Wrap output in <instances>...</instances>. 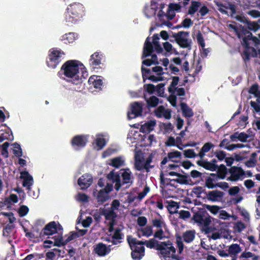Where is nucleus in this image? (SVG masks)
<instances>
[{"label": "nucleus", "instance_id": "1", "mask_svg": "<svg viewBox=\"0 0 260 260\" xmlns=\"http://www.w3.org/2000/svg\"><path fill=\"white\" fill-rule=\"evenodd\" d=\"M85 70L84 66L78 60H69L65 62L58 72V75H62L69 78L68 81L74 85L82 84L81 77Z\"/></svg>", "mask_w": 260, "mask_h": 260}, {"label": "nucleus", "instance_id": "7", "mask_svg": "<svg viewBox=\"0 0 260 260\" xmlns=\"http://www.w3.org/2000/svg\"><path fill=\"white\" fill-rule=\"evenodd\" d=\"M189 36V31L183 30L178 32H173L172 34V37L175 39L176 43L183 48H190L191 47V41L188 39Z\"/></svg>", "mask_w": 260, "mask_h": 260}, {"label": "nucleus", "instance_id": "18", "mask_svg": "<svg viewBox=\"0 0 260 260\" xmlns=\"http://www.w3.org/2000/svg\"><path fill=\"white\" fill-rule=\"evenodd\" d=\"M132 257L135 260H140L145 255V248L144 246H137L131 249Z\"/></svg>", "mask_w": 260, "mask_h": 260}, {"label": "nucleus", "instance_id": "24", "mask_svg": "<svg viewBox=\"0 0 260 260\" xmlns=\"http://www.w3.org/2000/svg\"><path fill=\"white\" fill-rule=\"evenodd\" d=\"M101 214L104 216L108 220H115L117 217L116 213L111 209H103Z\"/></svg>", "mask_w": 260, "mask_h": 260}, {"label": "nucleus", "instance_id": "4", "mask_svg": "<svg viewBox=\"0 0 260 260\" xmlns=\"http://www.w3.org/2000/svg\"><path fill=\"white\" fill-rule=\"evenodd\" d=\"M84 14L85 8L81 3H72L67 9L65 20L70 24H76Z\"/></svg>", "mask_w": 260, "mask_h": 260}, {"label": "nucleus", "instance_id": "40", "mask_svg": "<svg viewBox=\"0 0 260 260\" xmlns=\"http://www.w3.org/2000/svg\"><path fill=\"white\" fill-rule=\"evenodd\" d=\"M15 228L14 224H8L3 228V236L9 237Z\"/></svg>", "mask_w": 260, "mask_h": 260}, {"label": "nucleus", "instance_id": "21", "mask_svg": "<svg viewBox=\"0 0 260 260\" xmlns=\"http://www.w3.org/2000/svg\"><path fill=\"white\" fill-rule=\"evenodd\" d=\"M123 172L122 173V184H127L130 183L132 184L133 183L134 177L132 176V172L129 168L124 169L123 170Z\"/></svg>", "mask_w": 260, "mask_h": 260}, {"label": "nucleus", "instance_id": "43", "mask_svg": "<svg viewBox=\"0 0 260 260\" xmlns=\"http://www.w3.org/2000/svg\"><path fill=\"white\" fill-rule=\"evenodd\" d=\"M142 233V236L149 237L152 235V229L151 226H147L145 228L140 229Z\"/></svg>", "mask_w": 260, "mask_h": 260}, {"label": "nucleus", "instance_id": "5", "mask_svg": "<svg viewBox=\"0 0 260 260\" xmlns=\"http://www.w3.org/2000/svg\"><path fill=\"white\" fill-rule=\"evenodd\" d=\"M157 250L159 251L158 255L162 256L165 258L171 257L176 260H179V256L176 255V249L170 240L160 242L158 244Z\"/></svg>", "mask_w": 260, "mask_h": 260}, {"label": "nucleus", "instance_id": "56", "mask_svg": "<svg viewBox=\"0 0 260 260\" xmlns=\"http://www.w3.org/2000/svg\"><path fill=\"white\" fill-rule=\"evenodd\" d=\"M141 72L142 75V78L143 82H145L147 80V77L149 76L148 74L151 73V71L149 69H146L144 67H141Z\"/></svg>", "mask_w": 260, "mask_h": 260}, {"label": "nucleus", "instance_id": "15", "mask_svg": "<svg viewBox=\"0 0 260 260\" xmlns=\"http://www.w3.org/2000/svg\"><path fill=\"white\" fill-rule=\"evenodd\" d=\"M187 178H188V177L186 175L179 174L178 178L176 180H175V179L172 180L170 178L165 179L164 174L162 173H161L160 175V181L161 184H166L167 185H168V184H169V181H171L172 180L176 181L177 182L180 183V184H187L189 183V182L187 180Z\"/></svg>", "mask_w": 260, "mask_h": 260}, {"label": "nucleus", "instance_id": "32", "mask_svg": "<svg viewBox=\"0 0 260 260\" xmlns=\"http://www.w3.org/2000/svg\"><path fill=\"white\" fill-rule=\"evenodd\" d=\"M52 239L54 241L53 246L60 247V246H63V245H66L65 240L63 239V237L61 234H58L53 236Z\"/></svg>", "mask_w": 260, "mask_h": 260}, {"label": "nucleus", "instance_id": "10", "mask_svg": "<svg viewBox=\"0 0 260 260\" xmlns=\"http://www.w3.org/2000/svg\"><path fill=\"white\" fill-rule=\"evenodd\" d=\"M88 135H77L73 137L71 141L72 146L76 150L86 146L88 141Z\"/></svg>", "mask_w": 260, "mask_h": 260}, {"label": "nucleus", "instance_id": "16", "mask_svg": "<svg viewBox=\"0 0 260 260\" xmlns=\"http://www.w3.org/2000/svg\"><path fill=\"white\" fill-rule=\"evenodd\" d=\"M150 40V37H148L146 39L144 45L142 58L151 56V54L153 52V45L152 44Z\"/></svg>", "mask_w": 260, "mask_h": 260}, {"label": "nucleus", "instance_id": "54", "mask_svg": "<svg viewBox=\"0 0 260 260\" xmlns=\"http://www.w3.org/2000/svg\"><path fill=\"white\" fill-rule=\"evenodd\" d=\"M95 142L99 149L103 148L106 145V141L104 138H97Z\"/></svg>", "mask_w": 260, "mask_h": 260}, {"label": "nucleus", "instance_id": "57", "mask_svg": "<svg viewBox=\"0 0 260 260\" xmlns=\"http://www.w3.org/2000/svg\"><path fill=\"white\" fill-rule=\"evenodd\" d=\"M29 211L28 208L25 205L21 206L18 209V214L20 217H23L27 214Z\"/></svg>", "mask_w": 260, "mask_h": 260}, {"label": "nucleus", "instance_id": "26", "mask_svg": "<svg viewBox=\"0 0 260 260\" xmlns=\"http://www.w3.org/2000/svg\"><path fill=\"white\" fill-rule=\"evenodd\" d=\"M144 98L145 100L147 106L149 108L156 107L159 102L158 98L153 95L150 96V98H147L146 94L145 93H144Z\"/></svg>", "mask_w": 260, "mask_h": 260}, {"label": "nucleus", "instance_id": "59", "mask_svg": "<svg viewBox=\"0 0 260 260\" xmlns=\"http://www.w3.org/2000/svg\"><path fill=\"white\" fill-rule=\"evenodd\" d=\"M65 237H67L65 240L66 245L70 241L77 239V235L75 232H71L68 235H65Z\"/></svg>", "mask_w": 260, "mask_h": 260}, {"label": "nucleus", "instance_id": "44", "mask_svg": "<svg viewBox=\"0 0 260 260\" xmlns=\"http://www.w3.org/2000/svg\"><path fill=\"white\" fill-rule=\"evenodd\" d=\"M165 83H160L155 86V91L157 92L158 96L160 97L164 96Z\"/></svg>", "mask_w": 260, "mask_h": 260}, {"label": "nucleus", "instance_id": "58", "mask_svg": "<svg viewBox=\"0 0 260 260\" xmlns=\"http://www.w3.org/2000/svg\"><path fill=\"white\" fill-rule=\"evenodd\" d=\"M249 137V135L244 132L239 133L238 135V140L241 142L245 143L247 142V139Z\"/></svg>", "mask_w": 260, "mask_h": 260}, {"label": "nucleus", "instance_id": "30", "mask_svg": "<svg viewBox=\"0 0 260 260\" xmlns=\"http://www.w3.org/2000/svg\"><path fill=\"white\" fill-rule=\"evenodd\" d=\"M179 82V77L173 76L172 77V81L168 88V91L171 94H175L177 89L176 86L178 84Z\"/></svg>", "mask_w": 260, "mask_h": 260}, {"label": "nucleus", "instance_id": "46", "mask_svg": "<svg viewBox=\"0 0 260 260\" xmlns=\"http://www.w3.org/2000/svg\"><path fill=\"white\" fill-rule=\"evenodd\" d=\"M183 154L185 157L189 158H195L198 156V154L196 153L194 150L191 149H188L184 150Z\"/></svg>", "mask_w": 260, "mask_h": 260}, {"label": "nucleus", "instance_id": "49", "mask_svg": "<svg viewBox=\"0 0 260 260\" xmlns=\"http://www.w3.org/2000/svg\"><path fill=\"white\" fill-rule=\"evenodd\" d=\"M215 181L213 180L210 176L207 177L205 180V186L209 189L216 188Z\"/></svg>", "mask_w": 260, "mask_h": 260}, {"label": "nucleus", "instance_id": "22", "mask_svg": "<svg viewBox=\"0 0 260 260\" xmlns=\"http://www.w3.org/2000/svg\"><path fill=\"white\" fill-rule=\"evenodd\" d=\"M155 124V120H149L141 126L140 132L143 133H150L153 129Z\"/></svg>", "mask_w": 260, "mask_h": 260}, {"label": "nucleus", "instance_id": "11", "mask_svg": "<svg viewBox=\"0 0 260 260\" xmlns=\"http://www.w3.org/2000/svg\"><path fill=\"white\" fill-rule=\"evenodd\" d=\"M93 183V177L89 174H84L77 180V184L81 189L85 190L89 187Z\"/></svg>", "mask_w": 260, "mask_h": 260}, {"label": "nucleus", "instance_id": "13", "mask_svg": "<svg viewBox=\"0 0 260 260\" xmlns=\"http://www.w3.org/2000/svg\"><path fill=\"white\" fill-rule=\"evenodd\" d=\"M111 251V246L107 245L103 242L96 244L94 248V252L100 256H104L109 254Z\"/></svg>", "mask_w": 260, "mask_h": 260}, {"label": "nucleus", "instance_id": "8", "mask_svg": "<svg viewBox=\"0 0 260 260\" xmlns=\"http://www.w3.org/2000/svg\"><path fill=\"white\" fill-rule=\"evenodd\" d=\"M62 230V226L55 221H51L47 224L40 234V236L52 235L58 231Z\"/></svg>", "mask_w": 260, "mask_h": 260}, {"label": "nucleus", "instance_id": "64", "mask_svg": "<svg viewBox=\"0 0 260 260\" xmlns=\"http://www.w3.org/2000/svg\"><path fill=\"white\" fill-rule=\"evenodd\" d=\"M190 176L193 178H200L201 179L204 177V176H203V174L197 171V170H193L190 172Z\"/></svg>", "mask_w": 260, "mask_h": 260}, {"label": "nucleus", "instance_id": "9", "mask_svg": "<svg viewBox=\"0 0 260 260\" xmlns=\"http://www.w3.org/2000/svg\"><path fill=\"white\" fill-rule=\"evenodd\" d=\"M228 172L230 176L226 178V180L231 181H237L239 180H242L243 176L245 175V171L240 167L231 166L229 169Z\"/></svg>", "mask_w": 260, "mask_h": 260}, {"label": "nucleus", "instance_id": "6", "mask_svg": "<svg viewBox=\"0 0 260 260\" xmlns=\"http://www.w3.org/2000/svg\"><path fill=\"white\" fill-rule=\"evenodd\" d=\"M63 55H64L63 52L58 50L56 48H52L49 50L46 61L47 66L51 69L56 68L62 60Z\"/></svg>", "mask_w": 260, "mask_h": 260}, {"label": "nucleus", "instance_id": "39", "mask_svg": "<svg viewBox=\"0 0 260 260\" xmlns=\"http://www.w3.org/2000/svg\"><path fill=\"white\" fill-rule=\"evenodd\" d=\"M155 86L152 84H145L143 86L144 88V94H146V92L148 93L150 95L154 94L155 91Z\"/></svg>", "mask_w": 260, "mask_h": 260}, {"label": "nucleus", "instance_id": "60", "mask_svg": "<svg viewBox=\"0 0 260 260\" xmlns=\"http://www.w3.org/2000/svg\"><path fill=\"white\" fill-rule=\"evenodd\" d=\"M235 228L238 232L241 233V231L246 228V225L241 221H239L235 224Z\"/></svg>", "mask_w": 260, "mask_h": 260}, {"label": "nucleus", "instance_id": "35", "mask_svg": "<svg viewBox=\"0 0 260 260\" xmlns=\"http://www.w3.org/2000/svg\"><path fill=\"white\" fill-rule=\"evenodd\" d=\"M76 39L75 34L74 32H69L62 36L61 41L65 44L73 43Z\"/></svg>", "mask_w": 260, "mask_h": 260}, {"label": "nucleus", "instance_id": "51", "mask_svg": "<svg viewBox=\"0 0 260 260\" xmlns=\"http://www.w3.org/2000/svg\"><path fill=\"white\" fill-rule=\"evenodd\" d=\"M107 178L112 180L113 182L119 181L121 179L119 174L115 173L113 171L110 172L108 174Z\"/></svg>", "mask_w": 260, "mask_h": 260}, {"label": "nucleus", "instance_id": "14", "mask_svg": "<svg viewBox=\"0 0 260 260\" xmlns=\"http://www.w3.org/2000/svg\"><path fill=\"white\" fill-rule=\"evenodd\" d=\"M224 196L223 191L215 190L206 193V198L212 202H220Z\"/></svg>", "mask_w": 260, "mask_h": 260}, {"label": "nucleus", "instance_id": "47", "mask_svg": "<svg viewBox=\"0 0 260 260\" xmlns=\"http://www.w3.org/2000/svg\"><path fill=\"white\" fill-rule=\"evenodd\" d=\"M256 157V153L253 152L249 160L245 162V165L248 167H253L256 164L255 157Z\"/></svg>", "mask_w": 260, "mask_h": 260}, {"label": "nucleus", "instance_id": "2", "mask_svg": "<svg viewBox=\"0 0 260 260\" xmlns=\"http://www.w3.org/2000/svg\"><path fill=\"white\" fill-rule=\"evenodd\" d=\"M239 27L240 39L242 38L241 44L244 47L242 57L244 61L246 62L250 60L251 56L256 57L257 54L255 48L250 46L249 38L252 37V32L241 25H240Z\"/></svg>", "mask_w": 260, "mask_h": 260}, {"label": "nucleus", "instance_id": "55", "mask_svg": "<svg viewBox=\"0 0 260 260\" xmlns=\"http://www.w3.org/2000/svg\"><path fill=\"white\" fill-rule=\"evenodd\" d=\"M165 108L164 106H159L154 110L155 115L158 118L162 117L163 116V114L165 111Z\"/></svg>", "mask_w": 260, "mask_h": 260}, {"label": "nucleus", "instance_id": "42", "mask_svg": "<svg viewBox=\"0 0 260 260\" xmlns=\"http://www.w3.org/2000/svg\"><path fill=\"white\" fill-rule=\"evenodd\" d=\"M123 162V160L121 159L120 157H117L112 159L110 165L115 168H118L121 166Z\"/></svg>", "mask_w": 260, "mask_h": 260}, {"label": "nucleus", "instance_id": "63", "mask_svg": "<svg viewBox=\"0 0 260 260\" xmlns=\"http://www.w3.org/2000/svg\"><path fill=\"white\" fill-rule=\"evenodd\" d=\"M123 235L121 233V230L117 228L112 236L113 239L120 240L122 239Z\"/></svg>", "mask_w": 260, "mask_h": 260}, {"label": "nucleus", "instance_id": "31", "mask_svg": "<svg viewBox=\"0 0 260 260\" xmlns=\"http://www.w3.org/2000/svg\"><path fill=\"white\" fill-rule=\"evenodd\" d=\"M213 147L214 145L210 142L205 143L199 152L198 156L203 158L205 156V153L208 152Z\"/></svg>", "mask_w": 260, "mask_h": 260}, {"label": "nucleus", "instance_id": "37", "mask_svg": "<svg viewBox=\"0 0 260 260\" xmlns=\"http://www.w3.org/2000/svg\"><path fill=\"white\" fill-rule=\"evenodd\" d=\"M98 202L105 203L108 199V195L103 189L100 190L96 196Z\"/></svg>", "mask_w": 260, "mask_h": 260}, {"label": "nucleus", "instance_id": "27", "mask_svg": "<svg viewBox=\"0 0 260 260\" xmlns=\"http://www.w3.org/2000/svg\"><path fill=\"white\" fill-rule=\"evenodd\" d=\"M196 238V232L194 231H186L182 235L183 241L186 243H190Z\"/></svg>", "mask_w": 260, "mask_h": 260}, {"label": "nucleus", "instance_id": "38", "mask_svg": "<svg viewBox=\"0 0 260 260\" xmlns=\"http://www.w3.org/2000/svg\"><path fill=\"white\" fill-rule=\"evenodd\" d=\"M127 240L129 245L131 249L135 248L136 246H138V245H142V244L143 243V241L137 240L136 238H127Z\"/></svg>", "mask_w": 260, "mask_h": 260}, {"label": "nucleus", "instance_id": "25", "mask_svg": "<svg viewBox=\"0 0 260 260\" xmlns=\"http://www.w3.org/2000/svg\"><path fill=\"white\" fill-rule=\"evenodd\" d=\"M180 107L183 116L191 117L193 116L194 113L192 110L185 103H181Z\"/></svg>", "mask_w": 260, "mask_h": 260}, {"label": "nucleus", "instance_id": "20", "mask_svg": "<svg viewBox=\"0 0 260 260\" xmlns=\"http://www.w3.org/2000/svg\"><path fill=\"white\" fill-rule=\"evenodd\" d=\"M197 164L198 166L203 167L207 170H209L212 172L215 171V170H217L218 168L217 165L211 163L210 161L207 160H199L197 161Z\"/></svg>", "mask_w": 260, "mask_h": 260}, {"label": "nucleus", "instance_id": "36", "mask_svg": "<svg viewBox=\"0 0 260 260\" xmlns=\"http://www.w3.org/2000/svg\"><path fill=\"white\" fill-rule=\"evenodd\" d=\"M168 158L171 161L174 162H178L179 160H175V158H181V153L180 151L175 150L171 152H169L167 154Z\"/></svg>", "mask_w": 260, "mask_h": 260}, {"label": "nucleus", "instance_id": "33", "mask_svg": "<svg viewBox=\"0 0 260 260\" xmlns=\"http://www.w3.org/2000/svg\"><path fill=\"white\" fill-rule=\"evenodd\" d=\"M201 5V3L199 1H192L191 2V6H190L188 14L189 15L194 14L199 10V8Z\"/></svg>", "mask_w": 260, "mask_h": 260}, {"label": "nucleus", "instance_id": "19", "mask_svg": "<svg viewBox=\"0 0 260 260\" xmlns=\"http://www.w3.org/2000/svg\"><path fill=\"white\" fill-rule=\"evenodd\" d=\"M143 104L142 102H135L131 104L132 114L135 117L141 116L143 111Z\"/></svg>", "mask_w": 260, "mask_h": 260}, {"label": "nucleus", "instance_id": "48", "mask_svg": "<svg viewBox=\"0 0 260 260\" xmlns=\"http://www.w3.org/2000/svg\"><path fill=\"white\" fill-rule=\"evenodd\" d=\"M13 153L15 154V155L17 157H20L21 156H22V152L20 144L16 143L13 144Z\"/></svg>", "mask_w": 260, "mask_h": 260}, {"label": "nucleus", "instance_id": "3", "mask_svg": "<svg viewBox=\"0 0 260 260\" xmlns=\"http://www.w3.org/2000/svg\"><path fill=\"white\" fill-rule=\"evenodd\" d=\"M211 219L205 208H199L198 210L194 212L192 218L195 223L203 228V230L206 234L212 233L216 229L210 226Z\"/></svg>", "mask_w": 260, "mask_h": 260}, {"label": "nucleus", "instance_id": "17", "mask_svg": "<svg viewBox=\"0 0 260 260\" xmlns=\"http://www.w3.org/2000/svg\"><path fill=\"white\" fill-rule=\"evenodd\" d=\"M181 6L179 3H170L168 5L167 17L169 20H172L175 16L174 11L180 12Z\"/></svg>", "mask_w": 260, "mask_h": 260}, {"label": "nucleus", "instance_id": "45", "mask_svg": "<svg viewBox=\"0 0 260 260\" xmlns=\"http://www.w3.org/2000/svg\"><path fill=\"white\" fill-rule=\"evenodd\" d=\"M204 207L205 209H207L208 211H210V212L213 214H217L220 208L216 205H204Z\"/></svg>", "mask_w": 260, "mask_h": 260}, {"label": "nucleus", "instance_id": "41", "mask_svg": "<svg viewBox=\"0 0 260 260\" xmlns=\"http://www.w3.org/2000/svg\"><path fill=\"white\" fill-rule=\"evenodd\" d=\"M174 213H179V218L180 219L186 220L190 217L191 214L189 211L187 210H180L179 212L178 210L174 211Z\"/></svg>", "mask_w": 260, "mask_h": 260}, {"label": "nucleus", "instance_id": "23", "mask_svg": "<svg viewBox=\"0 0 260 260\" xmlns=\"http://www.w3.org/2000/svg\"><path fill=\"white\" fill-rule=\"evenodd\" d=\"M241 251V247L239 244L233 243L229 246L228 252L229 254L231 255L232 258H237V254L239 253Z\"/></svg>", "mask_w": 260, "mask_h": 260}, {"label": "nucleus", "instance_id": "29", "mask_svg": "<svg viewBox=\"0 0 260 260\" xmlns=\"http://www.w3.org/2000/svg\"><path fill=\"white\" fill-rule=\"evenodd\" d=\"M143 243L142 244L143 246L144 245H145L149 249L155 248L157 250L158 245V244H160V242H158V241L154 238L150 239L149 240L143 241Z\"/></svg>", "mask_w": 260, "mask_h": 260}, {"label": "nucleus", "instance_id": "52", "mask_svg": "<svg viewBox=\"0 0 260 260\" xmlns=\"http://www.w3.org/2000/svg\"><path fill=\"white\" fill-rule=\"evenodd\" d=\"M150 187L146 185L143 190L138 193L137 198L139 201H141L149 192Z\"/></svg>", "mask_w": 260, "mask_h": 260}, {"label": "nucleus", "instance_id": "62", "mask_svg": "<svg viewBox=\"0 0 260 260\" xmlns=\"http://www.w3.org/2000/svg\"><path fill=\"white\" fill-rule=\"evenodd\" d=\"M176 243L179 249V253L180 254L183 251L184 248V244L181 240V238L180 236H179L176 237Z\"/></svg>", "mask_w": 260, "mask_h": 260}, {"label": "nucleus", "instance_id": "34", "mask_svg": "<svg viewBox=\"0 0 260 260\" xmlns=\"http://www.w3.org/2000/svg\"><path fill=\"white\" fill-rule=\"evenodd\" d=\"M228 172H229L228 170L224 164H221L219 166H218L216 173L219 176L220 179H225Z\"/></svg>", "mask_w": 260, "mask_h": 260}, {"label": "nucleus", "instance_id": "12", "mask_svg": "<svg viewBox=\"0 0 260 260\" xmlns=\"http://www.w3.org/2000/svg\"><path fill=\"white\" fill-rule=\"evenodd\" d=\"M103 58V54L96 52L92 54L89 60V64L93 69H101V65L102 64Z\"/></svg>", "mask_w": 260, "mask_h": 260}, {"label": "nucleus", "instance_id": "61", "mask_svg": "<svg viewBox=\"0 0 260 260\" xmlns=\"http://www.w3.org/2000/svg\"><path fill=\"white\" fill-rule=\"evenodd\" d=\"M192 192L194 193L197 197H199L202 193H205L206 194L207 193L206 190L201 186L194 187L192 190Z\"/></svg>", "mask_w": 260, "mask_h": 260}, {"label": "nucleus", "instance_id": "28", "mask_svg": "<svg viewBox=\"0 0 260 260\" xmlns=\"http://www.w3.org/2000/svg\"><path fill=\"white\" fill-rule=\"evenodd\" d=\"M88 82L92 84L95 88H101L103 85V81L98 76H92L89 78Z\"/></svg>", "mask_w": 260, "mask_h": 260}, {"label": "nucleus", "instance_id": "53", "mask_svg": "<svg viewBox=\"0 0 260 260\" xmlns=\"http://www.w3.org/2000/svg\"><path fill=\"white\" fill-rule=\"evenodd\" d=\"M196 38L199 45L202 48H204L205 46V40L204 39L203 35L200 31H199L197 34Z\"/></svg>", "mask_w": 260, "mask_h": 260}, {"label": "nucleus", "instance_id": "50", "mask_svg": "<svg viewBox=\"0 0 260 260\" xmlns=\"http://www.w3.org/2000/svg\"><path fill=\"white\" fill-rule=\"evenodd\" d=\"M248 25V28L254 31H256L259 28V24L256 22H251L247 20L246 23Z\"/></svg>", "mask_w": 260, "mask_h": 260}]
</instances>
